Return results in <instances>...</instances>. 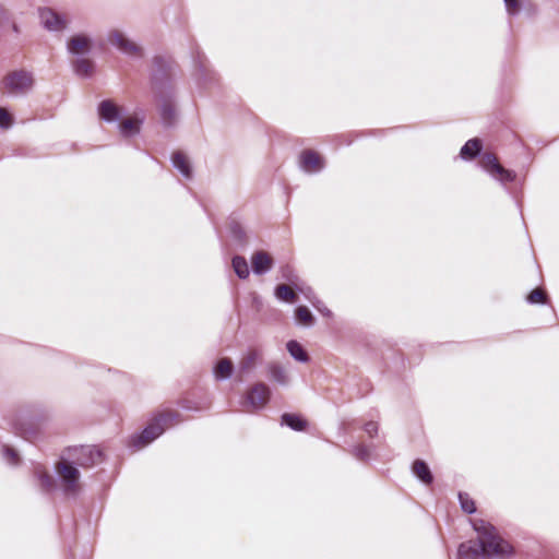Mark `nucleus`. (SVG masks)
Instances as JSON below:
<instances>
[{"label": "nucleus", "instance_id": "obj_1", "mask_svg": "<svg viewBox=\"0 0 559 559\" xmlns=\"http://www.w3.org/2000/svg\"><path fill=\"white\" fill-rule=\"evenodd\" d=\"M473 527L477 532L478 544L472 540L462 543L457 549V559H504L512 554V546L498 535L495 526L484 520H475Z\"/></svg>", "mask_w": 559, "mask_h": 559}, {"label": "nucleus", "instance_id": "obj_2", "mask_svg": "<svg viewBox=\"0 0 559 559\" xmlns=\"http://www.w3.org/2000/svg\"><path fill=\"white\" fill-rule=\"evenodd\" d=\"M67 52L71 56V64L76 75L90 78L94 73V62L90 59L93 39L85 33L73 34L66 44Z\"/></svg>", "mask_w": 559, "mask_h": 559}, {"label": "nucleus", "instance_id": "obj_3", "mask_svg": "<svg viewBox=\"0 0 559 559\" xmlns=\"http://www.w3.org/2000/svg\"><path fill=\"white\" fill-rule=\"evenodd\" d=\"M177 418L178 413L176 412H165L158 414L144 428L141 435L134 436L132 438L133 445L138 449L147 445L156 438H158L165 431L166 428L175 425L178 421Z\"/></svg>", "mask_w": 559, "mask_h": 559}, {"label": "nucleus", "instance_id": "obj_4", "mask_svg": "<svg viewBox=\"0 0 559 559\" xmlns=\"http://www.w3.org/2000/svg\"><path fill=\"white\" fill-rule=\"evenodd\" d=\"M270 388L263 383L258 382L247 392L240 405L243 412L253 413L262 409L270 401Z\"/></svg>", "mask_w": 559, "mask_h": 559}, {"label": "nucleus", "instance_id": "obj_5", "mask_svg": "<svg viewBox=\"0 0 559 559\" xmlns=\"http://www.w3.org/2000/svg\"><path fill=\"white\" fill-rule=\"evenodd\" d=\"M56 472L64 493L68 496L78 495L81 489L79 469L71 463L62 460L56 465Z\"/></svg>", "mask_w": 559, "mask_h": 559}, {"label": "nucleus", "instance_id": "obj_6", "mask_svg": "<svg viewBox=\"0 0 559 559\" xmlns=\"http://www.w3.org/2000/svg\"><path fill=\"white\" fill-rule=\"evenodd\" d=\"M34 84L33 75L26 71H15L8 74L3 80V86L7 93L12 95H23L32 90Z\"/></svg>", "mask_w": 559, "mask_h": 559}, {"label": "nucleus", "instance_id": "obj_7", "mask_svg": "<svg viewBox=\"0 0 559 559\" xmlns=\"http://www.w3.org/2000/svg\"><path fill=\"white\" fill-rule=\"evenodd\" d=\"M68 455L72 460L73 464L82 467H90L102 460V452L91 445H81L69 449Z\"/></svg>", "mask_w": 559, "mask_h": 559}, {"label": "nucleus", "instance_id": "obj_8", "mask_svg": "<svg viewBox=\"0 0 559 559\" xmlns=\"http://www.w3.org/2000/svg\"><path fill=\"white\" fill-rule=\"evenodd\" d=\"M479 164L484 170L489 173L495 179L501 181L502 183L513 181L515 178V175L504 169L497 160L496 156L490 153H485Z\"/></svg>", "mask_w": 559, "mask_h": 559}, {"label": "nucleus", "instance_id": "obj_9", "mask_svg": "<svg viewBox=\"0 0 559 559\" xmlns=\"http://www.w3.org/2000/svg\"><path fill=\"white\" fill-rule=\"evenodd\" d=\"M40 25L48 32H62L68 26L66 16L59 14L50 8H40L38 10Z\"/></svg>", "mask_w": 559, "mask_h": 559}, {"label": "nucleus", "instance_id": "obj_10", "mask_svg": "<svg viewBox=\"0 0 559 559\" xmlns=\"http://www.w3.org/2000/svg\"><path fill=\"white\" fill-rule=\"evenodd\" d=\"M108 41L128 56H141V48L134 41L127 38L120 31H111L108 34Z\"/></svg>", "mask_w": 559, "mask_h": 559}, {"label": "nucleus", "instance_id": "obj_11", "mask_svg": "<svg viewBox=\"0 0 559 559\" xmlns=\"http://www.w3.org/2000/svg\"><path fill=\"white\" fill-rule=\"evenodd\" d=\"M263 353L258 348H249L239 362V373L247 374L262 360Z\"/></svg>", "mask_w": 559, "mask_h": 559}, {"label": "nucleus", "instance_id": "obj_12", "mask_svg": "<svg viewBox=\"0 0 559 559\" xmlns=\"http://www.w3.org/2000/svg\"><path fill=\"white\" fill-rule=\"evenodd\" d=\"M300 167L307 173H318L323 169L324 162L313 151H305L300 156Z\"/></svg>", "mask_w": 559, "mask_h": 559}, {"label": "nucleus", "instance_id": "obj_13", "mask_svg": "<svg viewBox=\"0 0 559 559\" xmlns=\"http://www.w3.org/2000/svg\"><path fill=\"white\" fill-rule=\"evenodd\" d=\"M98 115L106 122H116L121 117V110L112 100L106 99L99 103Z\"/></svg>", "mask_w": 559, "mask_h": 559}, {"label": "nucleus", "instance_id": "obj_14", "mask_svg": "<svg viewBox=\"0 0 559 559\" xmlns=\"http://www.w3.org/2000/svg\"><path fill=\"white\" fill-rule=\"evenodd\" d=\"M252 270L254 274H264L273 266L272 257L265 251H257L251 258Z\"/></svg>", "mask_w": 559, "mask_h": 559}, {"label": "nucleus", "instance_id": "obj_15", "mask_svg": "<svg viewBox=\"0 0 559 559\" xmlns=\"http://www.w3.org/2000/svg\"><path fill=\"white\" fill-rule=\"evenodd\" d=\"M171 162L174 167L186 178L190 179L192 177V168L188 157L181 153L176 152L173 154Z\"/></svg>", "mask_w": 559, "mask_h": 559}, {"label": "nucleus", "instance_id": "obj_16", "mask_svg": "<svg viewBox=\"0 0 559 559\" xmlns=\"http://www.w3.org/2000/svg\"><path fill=\"white\" fill-rule=\"evenodd\" d=\"M267 372L270 378L281 385H287L289 383V377L285 368L278 364L272 362L267 366Z\"/></svg>", "mask_w": 559, "mask_h": 559}, {"label": "nucleus", "instance_id": "obj_17", "mask_svg": "<svg viewBox=\"0 0 559 559\" xmlns=\"http://www.w3.org/2000/svg\"><path fill=\"white\" fill-rule=\"evenodd\" d=\"M412 469H413V473L426 485H429L432 483V475H431V472L428 467V465L421 461V460H416L414 463H413V466H412Z\"/></svg>", "mask_w": 559, "mask_h": 559}, {"label": "nucleus", "instance_id": "obj_18", "mask_svg": "<svg viewBox=\"0 0 559 559\" xmlns=\"http://www.w3.org/2000/svg\"><path fill=\"white\" fill-rule=\"evenodd\" d=\"M481 148V142L478 139L468 140L461 148L460 155L463 159L474 158Z\"/></svg>", "mask_w": 559, "mask_h": 559}, {"label": "nucleus", "instance_id": "obj_19", "mask_svg": "<svg viewBox=\"0 0 559 559\" xmlns=\"http://www.w3.org/2000/svg\"><path fill=\"white\" fill-rule=\"evenodd\" d=\"M286 348L295 360L299 362H307L309 360L308 354L297 341H289L286 344Z\"/></svg>", "mask_w": 559, "mask_h": 559}, {"label": "nucleus", "instance_id": "obj_20", "mask_svg": "<svg viewBox=\"0 0 559 559\" xmlns=\"http://www.w3.org/2000/svg\"><path fill=\"white\" fill-rule=\"evenodd\" d=\"M141 121L134 118H128L119 124V130L123 136H132L140 131Z\"/></svg>", "mask_w": 559, "mask_h": 559}, {"label": "nucleus", "instance_id": "obj_21", "mask_svg": "<svg viewBox=\"0 0 559 559\" xmlns=\"http://www.w3.org/2000/svg\"><path fill=\"white\" fill-rule=\"evenodd\" d=\"M282 424L287 425L288 427L296 431L305 430L307 426V423L302 417L288 413L282 416Z\"/></svg>", "mask_w": 559, "mask_h": 559}, {"label": "nucleus", "instance_id": "obj_22", "mask_svg": "<svg viewBox=\"0 0 559 559\" xmlns=\"http://www.w3.org/2000/svg\"><path fill=\"white\" fill-rule=\"evenodd\" d=\"M233 369L234 368H233L231 360L228 358H223L217 362V365L214 369L215 378L216 379H227L231 376Z\"/></svg>", "mask_w": 559, "mask_h": 559}, {"label": "nucleus", "instance_id": "obj_23", "mask_svg": "<svg viewBox=\"0 0 559 559\" xmlns=\"http://www.w3.org/2000/svg\"><path fill=\"white\" fill-rule=\"evenodd\" d=\"M35 475L38 478L40 487L44 490L50 491V490H52L55 488V479L43 467L37 466L36 469H35Z\"/></svg>", "mask_w": 559, "mask_h": 559}, {"label": "nucleus", "instance_id": "obj_24", "mask_svg": "<svg viewBox=\"0 0 559 559\" xmlns=\"http://www.w3.org/2000/svg\"><path fill=\"white\" fill-rule=\"evenodd\" d=\"M231 264L239 278L245 280L249 276V266L245 258L236 255L234 257Z\"/></svg>", "mask_w": 559, "mask_h": 559}, {"label": "nucleus", "instance_id": "obj_25", "mask_svg": "<svg viewBox=\"0 0 559 559\" xmlns=\"http://www.w3.org/2000/svg\"><path fill=\"white\" fill-rule=\"evenodd\" d=\"M275 296L277 299L286 302H294L296 300V294L293 288L288 285L282 284L275 288Z\"/></svg>", "mask_w": 559, "mask_h": 559}, {"label": "nucleus", "instance_id": "obj_26", "mask_svg": "<svg viewBox=\"0 0 559 559\" xmlns=\"http://www.w3.org/2000/svg\"><path fill=\"white\" fill-rule=\"evenodd\" d=\"M160 117L166 126L173 124L176 119L175 107L170 103H164L160 107Z\"/></svg>", "mask_w": 559, "mask_h": 559}, {"label": "nucleus", "instance_id": "obj_27", "mask_svg": "<svg viewBox=\"0 0 559 559\" xmlns=\"http://www.w3.org/2000/svg\"><path fill=\"white\" fill-rule=\"evenodd\" d=\"M282 277L286 280L287 282L292 283L299 292L305 294L307 292V288H302L298 284V276L294 273V270L286 265L281 267Z\"/></svg>", "mask_w": 559, "mask_h": 559}, {"label": "nucleus", "instance_id": "obj_28", "mask_svg": "<svg viewBox=\"0 0 559 559\" xmlns=\"http://www.w3.org/2000/svg\"><path fill=\"white\" fill-rule=\"evenodd\" d=\"M296 319L299 323L305 325H312L314 322L313 316L310 310L305 306H299L295 311Z\"/></svg>", "mask_w": 559, "mask_h": 559}, {"label": "nucleus", "instance_id": "obj_29", "mask_svg": "<svg viewBox=\"0 0 559 559\" xmlns=\"http://www.w3.org/2000/svg\"><path fill=\"white\" fill-rule=\"evenodd\" d=\"M17 433L26 440H35L38 437L37 428H34L32 424H21L16 427Z\"/></svg>", "mask_w": 559, "mask_h": 559}, {"label": "nucleus", "instance_id": "obj_30", "mask_svg": "<svg viewBox=\"0 0 559 559\" xmlns=\"http://www.w3.org/2000/svg\"><path fill=\"white\" fill-rule=\"evenodd\" d=\"M305 295L313 305V307H316L317 310L320 311L323 316L329 317L331 314V311L326 307L321 306V302L313 296V292L311 288L307 287V292L305 293Z\"/></svg>", "mask_w": 559, "mask_h": 559}, {"label": "nucleus", "instance_id": "obj_31", "mask_svg": "<svg viewBox=\"0 0 559 559\" xmlns=\"http://www.w3.org/2000/svg\"><path fill=\"white\" fill-rule=\"evenodd\" d=\"M459 499L461 503V508L466 513H474L476 508L474 501L469 498L467 493H459Z\"/></svg>", "mask_w": 559, "mask_h": 559}, {"label": "nucleus", "instance_id": "obj_32", "mask_svg": "<svg viewBox=\"0 0 559 559\" xmlns=\"http://www.w3.org/2000/svg\"><path fill=\"white\" fill-rule=\"evenodd\" d=\"M352 453L359 461H367L370 457V450L364 444L354 447Z\"/></svg>", "mask_w": 559, "mask_h": 559}, {"label": "nucleus", "instance_id": "obj_33", "mask_svg": "<svg viewBox=\"0 0 559 559\" xmlns=\"http://www.w3.org/2000/svg\"><path fill=\"white\" fill-rule=\"evenodd\" d=\"M506 5V11L509 15H516L521 10V1L520 0H503Z\"/></svg>", "mask_w": 559, "mask_h": 559}, {"label": "nucleus", "instance_id": "obj_34", "mask_svg": "<svg viewBox=\"0 0 559 559\" xmlns=\"http://www.w3.org/2000/svg\"><path fill=\"white\" fill-rule=\"evenodd\" d=\"M12 116L2 107H0V128L8 129L12 126Z\"/></svg>", "mask_w": 559, "mask_h": 559}, {"label": "nucleus", "instance_id": "obj_35", "mask_svg": "<svg viewBox=\"0 0 559 559\" xmlns=\"http://www.w3.org/2000/svg\"><path fill=\"white\" fill-rule=\"evenodd\" d=\"M545 294L543 290L540 289H534L528 296H527V301L530 304H543L545 302Z\"/></svg>", "mask_w": 559, "mask_h": 559}, {"label": "nucleus", "instance_id": "obj_36", "mask_svg": "<svg viewBox=\"0 0 559 559\" xmlns=\"http://www.w3.org/2000/svg\"><path fill=\"white\" fill-rule=\"evenodd\" d=\"M3 454L7 459V461L10 463V464H16L17 463V453L15 452V450L9 448V447H4L3 448Z\"/></svg>", "mask_w": 559, "mask_h": 559}, {"label": "nucleus", "instance_id": "obj_37", "mask_svg": "<svg viewBox=\"0 0 559 559\" xmlns=\"http://www.w3.org/2000/svg\"><path fill=\"white\" fill-rule=\"evenodd\" d=\"M364 430L369 437H374L378 432V424L374 421H368L365 424Z\"/></svg>", "mask_w": 559, "mask_h": 559}, {"label": "nucleus", "instance_id": "obj_38", "mask_svg": "<svg viewBox=\"0 0 559 559\" xmlns=\"http://www.w3.org/2000/svg\"><path fill=\"white\" fill-rule=\"evenodd\" d=\"M2 19H8V12L4 9L0 8V20Z\"/></svg>", "mask_w": 559, "mask_h": 559}, {"label": "nucleus", "instance_id": "obj_39", "mask_svg": "<svg viewBox=\"0 0 559 559\" xmlns=\"http://www.w3.org/2000/svg\"><path fill=\"white\" fill-rule=\"evenodd\" d=\"M13 29L14 32H17V26L15 24H13Z\"/></svg>", "mask_w": 559, "mask_h": 559}]
</instances>
